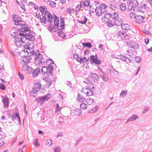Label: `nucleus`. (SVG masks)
<instances>
[{"mask_svg":"<svg viewBox=\"0 0 152 152\" xmlns=\"http://www.w3.org/2000/svg\"><path fill=\"white\" fill-rule=\"evenodd\" d=\"M27 55V56L24 57V58L23 60V61L26 63L29 62L33 57L35 64L39 66L44 65L46 60L38 50L35 52L34 50H32V52L28 53Z\"/></svg>","mask_w":152,"mask_h":152,"instance_id":"f257e3e1","label":"nucleus"},{"mask_svg":"<svg viewBox=\"0 0 152 152\" xmlns=\"http://www.w3.org/2000/svg\"><path fill=\"white\" fill-rule=\"evenodd\" d=\"M48 67L43 66L41 69L42 74L45 75L46 74L48 77H52L53 75L52 73L54 69L53 67L51 65H48Z\"/></svg>","mask_w":152,"mask_h":152,"instance_id":"f03ea898","label":"nucleus"},{"mask_svg":"<svg viewBox=\"0 0 152 152\" xmlns=\"http://www.w3.org/2000/svg\"><path fill=\"white\" fill-rule=\"evenodd\" d=\"M113 15H112V18L114 21V24L115 26H121L123 22V19L119 18V15L118 13H114Z\"/></svg>","mask_w":152,"mask_h":152,"instance_id":"7ed1b4c3","label":"nucleus"},{"mask_svg":"<svg viewBox=\"0 0 152 152\" xmlns=\"http://www.w3.org/2000/svg\"><path fill=\"white\" fill-rule=\"evenodd\" d=\"M50 96L51 95L47 94L46 95L36 98L34 101H36L38 103L42 104L44 103L45 101H48L50 99Z\"/></svg>","mask_w":152,"mask_h":152,"instance_id":"20e7f679","label":"nucleus"},{"mask_svg":"<svg viewBox=\"0 0 152 152\" xmlns=\"http://www.w3.org/2000/svg\"><path fill=\"white\" fill-rule=\"evenodd\" d=\"M12 20L16 25H22L23 24V21L21 20V18L19 16L17 15H12Z\"/></svg>","mask_w":152,"mask_h":152,"instance_id":"39448f33","label":"nucleus"},{"mask_svg":"<svg viewBox=\"0 0 152 152\" xmlns=\"http://www.w3.org/2000/svg\"><path fill=\"white\" fill-rule=\"evenodd\" d=\"M116 12H113V13H109L108 12L107 13L104 14V16L102 18V22L106 23L111 19H113L112 18V15H113L114 13H115Z\"/></svg>","mask_w":152,"mask_h":152,"instance_id":"423d86ee","label":"nucleus"},{"mask_svg":"<svg viewBox=\"0 0 152 152\" xmlns=\"http://www.w3.org/2000/svg\"><path fill=\"white\" fill-rule=\"evenodd\" d=\"M13 34H15V36L14 38V42L15 44L17 46H20L22 44V39H21L20 37H19V34L17 32H14L13 33Z\"/></svg>","mask_w":152,"mask_h":152,"instance_id":"0eeeda50","label":"nucleus"},{"mask_svg":"<svg viewBox=\"0 0 152 152\" xmlns=\"http://www.w3.org/2000/svg\"><path fill=\"white\" fill-rule=\"evenodd\" d=\"M91 63L92 64H94L96 65H99L101 63V61L98 59L97 55H96L95 57L93 55L91 56L90 57Z\"/></svg>","mask_w":152,"mask_h":152,"instance_id":"6e6552de","label":"nucleus"},{"mask_svg":"<svg viewBox=\"0 0 152 152\" xmlns=\"http://www.w3.org/2000/svg\"><path fill=\"white\" fill-rule=\"evenodd\" d=\"M21 27L20 28L18 29V31L19 32H25L29 31L30 28L27 24H22Z\"/></svg>","mask_w":152,"mask_h":152,"instance_id":"1a4fd4ad","label":"nucleus"},{"mask_svg":"<svg viewBox=\"0 0 152 152\" xmlns=\"http://www.w3.org/2000/svg\"><path fill=\"white\" fill-rule=\"evenodd\" d=\"M137 7V11L142 13H144L146 9L148 8L147 5L143 3L140 4V5H138Z\"/></svg>","mask_w":152,"mask_h":152,"instance_id":"9d476101","label":"nucleus"},{"mask_svg":"<svg viewBox=\"0 0 152 152\" xmlns=\"http://www.w3.org/2000/svg\"><path fill=\"white\" fill-rule=\"evenodd\" d=\"M145 17L144 16L141 15H137L135 17V21L139 24L142 23L143 20L145 19Z\"/></svg>","mask_w":152,"mask_h":152,"instance_id":"9b49d317","label":"nucleus"},{"mask_svg":"<svg viewBox=\"0 0 152 152\" xmlns=\"http://www.w3.org/2000/svg\"><path fill=\"white\" fill-rule=\"evenodd\" d=\"M126 44L128 46L134 49L138 48L139 47L138 44L134 42H126Z\"/></svg>","mask_w":152,"mask_h":152,"instance_id":"f8f14e48","label":"nucleus"},{"mask_svg":"<svg viewBox=\"0 0 152 152\" xmlns=\"http://www.w3.org/2000/svg\"><path fill=\"white\" fill-rule=\"evenodd\" d=\"M107 6L104 4H100L99 6L97 7L95 9V12L96 14L97 12L102 13V10H104V8H107Z\"/></svg>","mask_w":152,"mask_h":152,"instance_id":"ddd939ff","label":"nucleus"},{"mask_svg":"<svg viewBox=\"0 0 152 152\" xmlns=\"http://www.w3.org/2000/svg\"><path fill=\"white\" fill-rule=\"evenodd\" d=\"M30 70L32 72V75L33 77H36L38 75L39 73L40 72V69L39 68H37L35 69H32L31 67H30Z\"/></svg>","mask_w":152,"mask_h":152,"instance_id":"4468645a","label":"nucleus"},{"mask_svg":"<svg viewBox=\"0 0 152 152\" xmlns=\"http://www.w3.org/2000/svg\"><path fill=\"white\" fill-rule=\"evenodd\" d=\"M41 88V84L40 83H35L34 86V87L32 89L33 90V93H36Z\"/></svg>","mask_w":152,"mask_h":152,"instance_id":"2eb2a0df","label":"nucleus"},{"mask_svg":"<svg viewBox=\"0 0 152 152\" xmlns=\"http://www.w3.org/2000/svg\"><path fill=\"white\" fill-rule=\"evenodd\" d=\"M50 77H48L47 76V77H43V79L45 80L47 83L45 85V86L47 88H49L52 83V80L50 79Z\"/></svg>","mask_w":152,"mask_h":152,"instance_id":"dca6fc26","label":"nucleus"},{"mask_svg":"<svg viewBox=\"0 0 152 152\" xmlns=\"http://www.w3.org/2000/svg\"><path fill=\"white\" fill-rule=\"evenodd\" d=\"M1 98L2 99V102L4 104V106L5 108L8 107L9 105V99L7 97L2 96Z\"/></svg>","mask_w":152,"mask_h":152,"instance_id":"f3484780","label":"nucleus"},{"mask_svg":"<svg viewBox=\"0 0 152 152\" xmlns=\"http://www.w3.org/2000/svg\"><path fill=\"white\" fill-rule=\"evenodd\" d=\"M90 76L93 79V81L94 82L97 83L99 79V77L96 74L91 72L90 74Z\"/></svg>","mask_w":152,"mask_h":152,"instance_id":"a211bd4d","label":"nucleus"},{"mask_svg":"<svg viewBox=\"0 0 152 152\" xmlns=\"http://www.w3.org/2000/svg\"><path fill=\"white\" fill-rule=\"evenodd\" d=\"M10 118L13 121L17 119L19 122L20 121V118L19 116V115L17 113H13L11 115Z\"/></svg>","mask_w":152,"mask_h":152,"instance_id":"6ab92c4d","label":"nucleus"},{"mask_svg":"<svg viewBox=\"0 0 152 152\" xmlns=\"http://www.w3.org/2000/svg\"><path fill=\"white\" fill-rule=\"evenodd\" d=\"M139 117L137 115L134 114H133L132 116L128 119L126 121V123H127L129 122L134 121L137 119Z\"/></svg>","mask_w":152,"mask_h":152,"instance_id":"aec40b11","label":"nucleus"},{"mask_svg":"<svg viewBox=\"0 0 152 152\" xmlns=\"http://www.w3.org/2000/svg\"><path fill=\"white\" fill-rule=\"evenodd\" d=\"M19 36L20 37L21 39H22V43H26V41L27 40L26 34H25L24 33H19Z\"/></svg>","mask_w":152,"mask_h":152,"instance_id":"412c9836","label":"nucleus"},{"mask_svg":"<svg viewBox=\"0 0 152 152\" xmlns=\"http://www.w3.org/2000/svg\"><path fill=\"white\" fill-rule=\"evenodd\" d=\"M45 15H46L48 19V21L50 23H52L53 21V17L51 13L48 11L45 12Z\"/></svg>","mask_w":152,"mask_h":152,"instance_id":"4be33fe9","label":"nucleus"},{"mask_svg":"<svg viewBox=\"0 0 152 152\" xmlns=\"http://www.w3.org/2000/svg\"><path fill=\"white\" fill-rule=\"evenodd\" d=\"M88 20L86 16H83L80 20H78V21L79 23L82 24H85Z\"/></svg>","mask_w":152,"mask_h":152,"instance_id":"5701e85b","label":"nucleus"},{"mask_svg":"<svg viewBox=\"0 0 152 152\" xmlns=\"http://www.w3.org/2000/svg\"><path fill=\"white\" fill-rule=\"evenodd\" d=\"M77 100L79 102H83L85 101L86 99L80 94H78L77 97Z\"/></svg>","mask_w":152,"mask_h":152,"instance_id":"b1692460","label":"nucleus"},{"mask_svg":"<svg viewBox=\"0 0 152 152\" xmlns=\"http://www.w3.org/2000/svg\"><path fill=\"white\" fill-rule=\"evenodd\" d=\"M85 89L87 91L86 92V94L88 96H90L93 95V91L91 89V88L88 86Z\"/></svg>","mask_w":152,"mask_h":152,"instance_id":"393cba45","label":"nucleus"},{"mask_svg":"<svg viewBox=\"0 0 152 152\" xmlns=\"http://www.w3.org/2000/svg\"><path fill=\"white\" fill-rule=\"evenodd\" d=\"M46 16V15H45V13L42 14V17L40 19V21L41 23H43L45 24L46 23V22L47 21Z\"/></svg>","mask_w":152,"mask_h":152,"instance_id":"a878e982","label":"nucleus"},{"mask_svg":"<svg viewBox=\"0 0 152 152\" xmlns=\"http://www.w3.org/2000/svg\"><path fill=\"white\" fill-rule=\"evenodd\" d=\"M82 110L79 109H76L73 110V113L75 116H78L81 114Z\"/></svg>","mask_w":152,"mask_h":152,"instance_id":"bb28decb","label":"nucleus"},{"mask_svg":"<svg viewBox=\"0 0 152 152\" xmlns=\"http://www.w3.org/2000/svg\"><path fill=\"white\" fill-rule=\"evenodd\" d=\"M128 3V8L127 10H131L132 9H134V7H133V3L132 1L129 0L127 2Z\"/></svg>","mask_w":152,"mask_h":152,"instance_id":"cd10ccee","label":"nucleus"},{"mask_svg":"<svg viewBox=\"0 0 152 152\" xmlns=\"http://www.w3.org/2000/svg\"><path fill=\"white\" fill-rule=\"evenodd\" d=\"M88 60L89 58L87 59L86 58L84 57L81 58H80V60H78V61L79 62L80 64L83 62V64L85 65V64H87V62L88 61Z\"/></svg>","mask_w":152,"mask_h":152,"instance_id":"c85d7f7f","label":"nucleus"},{"mask_svg":"<svg viewBox=\"0 0 152 152\" xmlns=\"http://www.w3.org/2000/svg\"><path fill=\"white\" fill-rule=\"evenodd\" d=\"M121 26L122 30H128L130 29V26L127 24H122Z\"/></svg>","mask_w":152,"mask_h":152,"instance_id":"c756f323","label":"nucleus"},{"mask_svg":"<svg viewBox=\"0 0 152 152\" xmlns=\"http://www.w3.org/2000/svg\"><path fill=\"white\" fill-rule=\"evenodd\" d=\"M106 9L107 8H104V10H102V13H100V12H96V15L98 16H100L101 15H104V14L107 13L108 12V11Z\"/></svg>","mask_w":152,"mask_h":152,"instance_id":"7c9ffc66","label":"nucleus"},{"mask_svg":"<svg viewBox=\"0 0 152 152\" xmlns=\"http://www.w3.org/2000/svg\"><path fill=\"white\" fill-rule=\"evenodd\" d=\"M106 23H107V26L109 27H112L114 26V21L113 19H111L106 22Z\"/></svg>","mask_w":152,"mask_h":152,"instance_id":"2f4dec72","label":"nucleus"},{"mask_svg":"<svg viewBox=\"0 0 152 152\" xmlns=\"http://www.w3.org/2000/svg\"><path fill=\"white\" fill-rule=\"evenodd\" d=\"M58 34L61 37L64 39H66V35L64 32H62L61 29H60V31L58 32Z\"/></svg>","mask_w":152,"mask_h":152,"instance_id":"473e14b6","label":"nucleus"},{"mask_svg":"<svg viewBox=\"0 0 152 152\" xmlns=\"http://www.w3.org/2000/svg\"><path fill=\"white\" fill-rule=\"evenodd\" d=\"M23 47H24L25 49L26 52L27 54H28V53H30L32 52V50H31L30 49H29L28 47H30L29 46H28V45H23Z\"/></svg>","mask_w":152,"mask_h":152,"instance_id":"72a5a7b5","label":"nucleus"},{"mask_svg":"<svg viewBox=\"0 0 152 152\" xmlns=\"http://www.w3.org/2000/svg\"><path fill=\"white\" fill-rule=\"evenodd\" d=\"M82 45L83 47H88L89 48H91L92 47V45L91 42L83 43Z\"/></svg>","mask_w":152,"mask_h":152,"instance_id":"f704fd0d","label":"nucleus"},{"mask_svg":"<svg viewBox=\"0 0 152 152\" xmlns=\"http://www.w3.org/2000/svg\"><path fill=\"white\" fill-rule=\"evenodd\" d=\"M59 18L56 16H55L54 19V23L55 26H58L59 25Z\"/></svg>","mask_w":152,"mask_h":152,"instance_id":"c9c22d12","label":"nucleus"},{"mask_svg":"<svg viewBox=\"0 0 152 152\" xmlns=\"http://www.w3.org/2000/svg\"><path fill=\"white\" fill-rule=\"evenodd\" d=\"M27 40L32 41L35 39L34 37L31 34H26Z\"/></svg>","mask_w":152,"mask_h":152,"instance_id":"e433bc0d","label":"nucleus"},{"mask_svg":"<svg viewBox=\"0 0 152 152\" xmlns=\"http://www.w3.org/2000/svg\"><path fill=\"white\" fill-rule=\"evenodd\" d=\"M120 8L121 10L123 11H125L126 9V5L123 3H122L120 5Z\"/></svg>","mask_w":152,"mask_h":152,"instance_id":"4c0bfd02","label":"nucleus"},{"mask_svg":"<svg viewBox=\"0 0 152 152\" xmlns=\"http://www.w3.org/2000/svg\"><path fill=\"white\" fill-rule=\"evenodd\" d=\"M20 55L22 58H23L25 56H27V53L25 50V49L21 51L20 53Z\"/></svg>","mask_w":152,"mask_h":152,"instance_id":"58836bf2","label":"nucleus"},{"mask_svg":"<svg viewBox=\"0 0 152 152\" xmlns=\"http://www.w3.org/2000/svg\"><path fill=\"white\" fill-rule=\"evenodd\" d=\"M39 9L41 11V12L42 13V14H44V13L45 12H46L48 11L47 10V9L45 7H43L42 6H41L39 7Z\"/></svg>","mask_w":152,"mask_h":152,"instance_id":"ea45409f","label":"nucleus"},{"mask_svg":"<svg viewBox=\"0 0 152 152\" xmlns=\"http://www.w3.org/2000/svg\"><path fill=\"white\" fill-rule=\"evenodd\" d=\"M80 107L83 110H86L87 108V104L84 103H82L80 105Z\"/></svg>","mask_w":152,"mask_h":152,"instance_id":"a19ab883","label":"nucleus"},{"mask_svg":"<svg viewBox=\"0 0 152 152\" xmlns=\"http://www.w3.org/2000/svg\"><path fill=\"white\" fill-rule=\"evenodd\" d=\"M82 2H81V3L79 4H78L77 6L76 9H75V12L76 13H78L79 11L80 10L81 7V3Z\"/></svg>","mask_w":152,"mask_h":152,"instance_id":"79ce46f5","label":"nucleus"},{"mask_svg":"<svg viewBox=\"0 0 152 152\" xmlns=\"http://www.w3.org/2000/svg\"><path fill=\"white\" fill-rule=\"evenodd\" d=\"M94 101L93 99L90 98H88L86 100V102L89 105H91L92 103H94Z\"/></svg>","mask_w":152,"mask_h":152,"instance_id":"37998d69","label":"nucleus"},{"mask_svg":"<svg viewBox=\"0 0 152 152\" xmlns=\"http://www.w3.org/2000/svg\"><path fill=\"white\" fill-rule=\"evenodd\" d=\"M4 114L6 115V117H7L8 118L11 117L10 112L9 111H7L4 112H3V114Z\"/></svg>","mask_w":152,"mask_h":152,"instance_id":"c03bdc74","label":"nucleus"},{"mask_svg":"<svg viewBox=\"0 0 152 152\" xmlns=\"http://www.w3.org/2000/svg\"><path fill=\"white\" fill-rule=\"evenodd\" d=\"M4 114L6 115V117H7L8 118L11 117L10 112L9 111H7L4 112H3V114Z\"/></svg>","mask_w":152,"mask_h":152,"instance_id":"a18cd8bd","label":"nucleus"},{"mask_svg":"<svg viewBox=\"0 0 152 152\" xmlns=\"http://www.w3.org/2000/svg\"><path fill=\"white\" fill-rule=\"evenodd\" d=\"M127 94V91H124L122 90L120 94V96L124 97L125 95H126Z\"/></svg>","mask_w":152,"mask_h":152,"instance_id":"49530a36","label":"nucleus"},{"mask_svg":"<svg viewBox=\"0 0 152 152\" xmlns=\"http://www.w3.org/2000/svg\"><path fill=\"white\" fill-rule=\"evenodd\" d=\"M46 145L48 146H51L53 144L52 141L50 139H48L46 141Z\"/></svg>","mask_w":152,"mask_h":152,"instance_id":"de8ad7c7","label":"nucleus"},{"mask_svg":"<svg viewBox=\"0 0 152 152\" xmlns=\"http://www.w3.org/2000/svg\"><path fill=\"white\" fill-rule=\"evenodd\" d=\"M46 63L47 65H49L53 64L54 62L50 58L47 60Z\"/></svg>","mask_w":152,"mask_h":152,"instance_id":"09e8293b","label":"nucleus"},{"mask_svg":"<svg viewBox=\"0 0 152 152\" xmlns=\"http://www.w3.org/2000/svg\"><path fill=\"white\" fill-rule=\"evenodd\" d=\"M22 69L23 70H26V69H27V70H31L30 67L28 66V65L27 64L23 65L22 66Z\"/></svg>","mask_w":152,"mask_h":152,"instance_id":"8fccbe9b","label":"nucleus"},{"mask_svg":"<svg viewBox=\"0 0 152 152\" xmlns=\"http://www.w3.org/2000/svg\"><path fill=\"white\" fill-rule=\"evenodd\" d=\"M3 137H1V138L0 139V147H1L4 144V140Z\"/></svg>","mask_w":152,"mask_h":152,"instance_id":"3c124183","label":"nucleus"},{"mask_svg":"<svg viewBox=\"0 0 152 152\" xmlns=\"http://www.w3.org/2000/svg\"><path fill=\"white\" fill-rule=\"evenodd\" d=\"M121 38L123 39H128L130 37L126 33L123 37H121Z\"/></svg>","mask_w":152,"mask_h":152,"instance_id":"603ef678","label":"nucleus"},{"mask_svg":"<svg viewBox=\"0 0 152 152\" xmlns=\"http://www.w3.org/2000/svg\"><path fill=\"white\" fill-rule=\"evenodd\" d=\"M132 3H133V6L134 7V9H132V10H133L134 11V10L136 9V8L137 9V7H138L137 6L139 4L138 2H137V3H134V2H132Z\"/></svg>","mask_w":152,"mask_h":152,"instance_id":"864d4df0","label":"nucleus"},{"mask_svg":"<svg viewBox=\"0 0 152 152\" xmlns=\"http://www.w3.org/2000/svg\"><path fill=\"white\" fill-rule=\"evenodd\" d=\"M28 46H29L30 47H28L29 49H30L31 50H33V49L34 48V44L32 43H29L28 44Z\"/></svg>","mask_w":152,"mask_h":152,"instance_id":"5fc2aeb1","label":"nucleus"},{"mask_svg":"<svg viewBox=\"0 0 152 152\" xmlns=\"http://www.w3.org/2000/svg\"><path fill=\"white\" fill-rule=\"evenodd\" d=\"M118 58L123 61H126V59H125V58H124V56H122L121 55L118 56Z\"/></svg>","mask_w":152,"mask_h":152,"instance_id":"6e6d98bb","label":"nucleus"},{"mask_svg":"<svg viewBox=\"0 0 152 152\" xmlns=\"http://www.w3.org/2000/svg\"><path fill=\"white\" fill-rule=\"evenodd\" d=\"M83 5L86 7L88 6L90 4V1L89 0H87L86 1L83 2Z\"/></svg>","mask_w":152,"mask_h":152,"instance_id":"4d7b16f0","label":"nucleus"},{"mask_svg":"<svg viewBox=\"0 0 152 152\" xmlns=\"http://www.w3.org/2000/svg\"><path fill=\"white\" fill-rule=\"evenodd\" d=\"M61 150V148L58 146L54 148V152H60Z\"/></svg>","mask_w":152,"mask_h":152,"instance_id":"13d9d810","label":"nucleus"},{"mask_svg":"<svg viewBox=\"0 0 152 152\" xmlns=\"http://www.w3.org/2000/svg\"><path fill=\"white\" fill-rule=\"evenodd\" d=\"M62 109L61 107H60L58 104H56V111H60Z\"/></svg>","mask_w":152,"mask_h":152,"instance_id":"bf43d9fd","label":"nucleus"},{"mask_svg":"<svg viewBox=\"0 0 152 152\" xmlns=\"http://www.w3.org/2000/svg\"><path fill=\"white\" fill-rule=\"evenodd\" d=\"M118 35L119 36L121 37L124 35L125 33L123 32V31H120L118 33Z\"/></svg>","mask_w":152,"mask_h":152,"instance_id":"052dcab7","label":"nucleus"},{"mask_svg":"<svg viewBox=\"0 0 152 152\" xmlns=\"http://www.w3.org/2000/svg\"><path fill=\"white\" fill-rule=\"evenodd\" d=\"M4 84H0V89L3 90H4L6 89V87L4 85Z\"/></svg>","mask_w":152,"mask_h":152,"instance_id":"680f3d73","label":"nucleus"},{"mask_svg":"<svg viewBox=\"0 0 152 152\" xmlns=\"http://www.w3.org/2000/svg\"><path fill=\"white\" fill-rule=\"evenodd\" d=\"M150 109V107H145L144 110L143 111V113H145L147 112Z\"/></svg>","mask_w":152,"mask_h":152,"instance_id":"e2e57ef3","label":"nucleus"},{"mask_svg":"<svg viewBox=\"0 0 152 152\" xmlns=\"http://www.w3.org/2000/svg\"><path fill=\"white\" fill-rule=\"evenodd\" d=\"M49 4L50 5V6H51L53 7H56L55 4H56V3L54 1H50V3Z\"/></svg>","mask_w":152,"mask_h":152,"instance_id":"0e129e2a","label":"nucleus"},{"mask_svg":"<svg viewBox=\"0 0 152 152\" xmlns=\"http://www.w3.org/2000/svg\"><path fill=\"white\" fill-rule=\"evenodd\" d=\"M140 57L139 56L136 57L134 58L135 61L138 63H140Z\"/></svg>","mask_w":152,"mask_h":152,"instance_id":"69168bd1","label":"nucleus"},{"mask_svg":"<svg viewBox=\"0 0 152 152\" xmlns=\"http://www.w3.org/2000/svg\"><path fill=\"white\" fill-rule=\"evenodd\" d=\"M82 137H80L76 141V143L75 144V146H76L82 140Z\"/></svg>","mask_w":152,"mask_h":152,"instance_id":"338daca9","label":"nucleus"},{"mask_svg":"<svg viewBox=\"0 0 152 152\" xmlns=\"http://www.w3.org/2000/svg\"><path fill=\"white\" fill-rule=\"evenodd\" d=\"M19 77L22 80H23L24 79V77L23 75L20 72H19L18 73Z\"/></svg>","mask_w":152,"mask_h":152,"instance_id":"774afa93","label":"nucleus"}]
</instances>
